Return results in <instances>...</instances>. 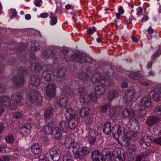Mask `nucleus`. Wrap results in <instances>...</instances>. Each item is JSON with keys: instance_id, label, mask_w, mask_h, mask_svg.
<instances>
[{"instance_id": "obj_21", "label": "nucleus", "mask_w": 161, "mask_h": 161, "mask_svg": "<svg viewBox=\"0 0 161 161\" xmlns=\"http://www.w3.org/2000/svg\"><path fill=\"white\" fill-rule=\"evenodd\" d=\"M11 99L7 96L0 97V105L5 107H8L10 105Z\"/></svg>"}, {"instance_id": "obj_46", "label": "nucleus", "mask_w": 161, "mask_h": 161, "mask_svg": "<svg viewBox=\"0 0 161 161\" xmlns=\"http://www.w3.org/2000/svg\"><path fill=\"white\" fill-rule=\"evenodd\" d=\"M63 161H74L73 158L70 153H66L64 156Z\"/></svg>"}, {"instance_id": "obj_60", "label": "nucleus", "mask_w": 161, "mask_h": 161, "mask_svg": "<svg viewBox=\"0 0 161 161\" xmlns=\"http://www.w3.org/2000/svg\"><path fill=\"white\" fill-rule=\"evenodd\" d=\"M161 54V51L160 50H158L153 55L152 57L153 59H154L155 58H157L158 56Z\"/></svg>"}, {"instance_id": "obj_43", "label": "nucleus", "mask_w": 161, "mask_h": 161, "mask_svg": "<svg viewBox=\"0 0 161 161\" xmlns=\"http://www.w3.org/2000/svg\"><path fill=\"white\" fill-rule=\"evenodd\" d=\"M74 154L75 158L79 159H81L84 157L81 149H79Z\"/></svg>"}, {"instance_id": "obj_48", "label": "nucleus", "mask_w": 161, "mask_h": 161, "mask_svg": "<svg viewBox=\"0 0 161 161\" xmlns=\"http://www.w3.org/2000/svg\"><path fill=\"white\" fill-rule=\"evenodd\" d=\"M139 83L143 86H148L152 83L153 82L151 80H149L148 82H146L144 80H141L139 81Z\"/></svg>"}, {"instance_id": "obj_10", "label": "nucleus", "mask_w": 161, "mask_h": 161, "mask_svg": "<svg viewBox=\"0 0 161 161\" xmlns=\"http://www.w3.org/2000/svg\"><path fill=\"white\" fill-rule=\"evenodd\" d=\"M141 147L143 148H146L150 146L151 140L150 137L147 136L142 137L139 141Z\"/></svg>"}, {"instance_id": "obj_4", "label": "nucleus", "mask_w": 161, "mask_h": 161, "mask_svg": "<svg viewBox=\"0 0 161 161\" xmlns=\"http://www.w3.org/2000/svg\"><path fill=\"white\" fill-rule=\"evenodd\" d=\"M112 130L114 137L117 141H118L119 138L121 135L124 136L127 132L125 128L119 125L114 126L112 128Z\"/></svg>"}, {"instance_id": "obj_28", "label": "nucleus", "mask_w": 161, "mask_h": 161, "mask_svg": "<svg viewBox=\"0 0 161 161\" xmlns=\"http://www.w3.org/2000/svg\"><path fill=\"white\" fill-rule=\"evenodd\" d=\"M56 51L51 49H47L45 50L43 53V56L46 58H51L56 54Z\"/></svg>"}, {"instance_id": "obj_51", "label": "nucleus", "mask_w": 161, "mask_h": 161, "mask_svg": "<svg viewBox=\"0 0 161 161\" xmlns=\"http://www.w3.org/2000/svg\"><path fill=\"white\" fill-rule=\"evenodd\" d=\"M93 102H95L97 100V97L95 94L93 93L87 96Z\"/></svg>"}, {"instance_id": "obj_62", "label": "nucleus", "mask_w": 161, "mask_h": 161, "mask_svg": "<svg viewBox=\"0 0 161 161\" xmlns=\"http://www.w3.org/2000/svg\"><path fill=\"white\" fill-rule=\"evenodd\" d=\"M95 140V137L93 136H92V137H90L89 138L88 140V142L90 144H91L92 145L93 144H94Z\"/></svg>"}, {"instance_id": "obj_40", "label": "nucleus", "mask_w": 161, "mask_h": 161, "mask_svg": "<svg viewBox=\"0 0 161 161\" xmlns=\"http://www.w3.org/2000/svg\"><path fill=\"white\" fill-rule=\"evenodd\" d=\"M78 77L79 79L81 81L86 80L89 78L88 75L86 72L83 71L79 73Z\"/></svg>"}, {"instance_id": "obj_58", "label": "nucleus", "mask_w": 161, "mask_h": 161, "mask_svg": "<svg viewBox=\"0 0 161 161\" xmlns=\"http://www.w3.org/2000/svg\"><path fill=\"white\" fill-rule=\"evenodd\" d=\"M153 141L154 142L161 145V137L159 138L154 139Z\"/></svg>"}, {"instance_id": "obj_49", "label": "nucleus", "mask_w": 161, "mask_h": 161, "mask_svg": "<svg viewBox=\"0 0 161 161\" xmlns=\"http://www.w3.org/2000/svg\"><path fill=\"white\" fill-rule=\"evenodd\" d=\"M155 113L157 116H159L161 115V105L158 106L155 108Z\"/></svg>"}, {"instance_id": "obj_42", "label": "nucleus", "mask_w": 161, "mask_h": 161, "mask_svg": "<svg viewBox=\"0 0 161 161\" xmlns=\"http://www.w3.org/2000/svg\"><path fill=\"white\" fill-rule=\"evenodd\" d=\"M101 157L100 152L98 150H95L92 152V161Z\"/></svg>"}, {"instance_id": "obj_7", "label": "nucleus", "mask_w": 161, "mask_h": 161, "mask_svg": "<svg viewBox=\"0 0 161 161\" xmlns=\"http://www.w3.org/2000/svg\"><path fill=\"white\" fill-rule=\"evenodd\" d=\"M121 114L124 118H128L130 120L133 119L136 116L135 111L131 108H124L121 111Z\"/></svg>"}, {"instance_id": "obj_39", "label": "nucleus", "mask_w": 161, "mask_h": 161, "mask_svg": "<svg viewBox=\"0 0 161 161\" xmlns=\"http://www.w3.org/2000/svg\"><path fill=\"white\" fill-rule=\"evenodd\" d=\"M50 124H48L44 126L43 128L42 129V131L46 134H50L51 135L53 128H52V126H50Z\"/></svg>"}, {"instance_id": "obj_56", "label": "nucleus", "mask_w": 161, "mask_h": 161, "mask_svg": "<svg viewBox=\"0 0 161 161\" xmlns=\"http://www.w3.org/2000/svg\"><path fill=\"white\" fill-rule=\"evenodd\" d=\"M9 157L7 155L0 157V161H9Z\"/></svg>"}, {"instance_id": "obj_18", "label": "nucleus", "mask_w": 161, "mask_h": 161, "mask_svg": "<svg viewBox=\"0 0 161 161\" xmlns=\"http://www.w3.org/2000/svg\"><path fill=\"white\" fill-rule=\"evenodd\" d=\"M41 78L37 75H33L31 77V83L33 86H39L41 83Z\"/></svg>"}, {"instance_id": "obj_63", "label": "nucleus", "mask_w": 161, "mask_h": 161, "mask_svg": "<svg viewBox=\"0 0 161 161\" xmlns=\"http://www.w3.org/2000/svg\"><path fill=\"white\" fill-rule=\"evenodd\" d=\"M111 158L109 154H105L104 157V161H111Z\"/></svg>"}, {"instance_id": "obj_53", "label": "nucleus", "mask_w": 161, "mask_h": 161, "mask_svg": "<svg viewBox=\"0 0 161 161\" xmlns=\"http://www.w3.org/2000/svg\"><path fill=\"white\" fill-rule=\"evenodd\" d=\"M110 106V104H109L103 105L101 108V111L103 113H105L108 108H109Z\"/></svg>"}, {"instance_id": "obj_61", "label": "nucleus", "mask_w": 161, "mask_h": 161, "mask_svg": "<svg viewBox=\"0 0 161 161\" xmlns=\"http://www.w3.org/2000/svg\"><path fill=\"white\" fill-rule=\"evenodd\" d=\"M62 5H60V6H57L56 8V11L57 13H59L60 14L62 12Z\"/></svg>"}, {"instance_id": "obj_9", "label": "nucleus", "mask_w": 161, "mask_h": 161, "mask_svg": "<svg viewBox=\"0 0 161 161\" xmlns=\"http://www.w3.org/2000/svg\"><path fill=\"white\" fill-rule=\"evenodd\" d=\"M11 97L12 101L16 103L15 106L13 104H11V108L14 109H16L17 105L21 103V100L23 99V97L20 93L16 92L13 94L12 95Z\"/></svg>"}, {"instance_id": "obj_54", "label": "nucleus", "mask_w": 161, "mask_h": 161, "mask_svg": "<svg viewBox=\"0 0 161 161\" xmlns=\"http://www.w3.org/2000/svg\"><path fill=\"white\" fill-rule=\"evenodd\" d=\"M13 116L14 118L19 119L22 117V115L20 112H16L14 113Z\"/></svg>"}, {"instance_id": "obj_1", "label": "nucleus", "mask_w": 161, "mask_h": 161, "mask_svg": "<svg viewBox=\"0 0 161 161\" xmlns=\"http://www.w3.org/2000/svg\"><path fill=\"white\" fill-rule=\"evenodd\" d=\"M67 61H75L79 63H86L89 64V66L92 64L94 60L90 57H87L85 54H82L80 53H75L72 55L70 58H67Z\"/></svg>"}, {"instance_id": "obj_22", "label": "nucleus", "mask_w": 161, "mask_h": 161, "mask_svg": "<svg viewBox=\"0 0 161 161\" xmlns=\"http://www.w3.org/2000/svg\"><path fill=\"white\" fill-rule=\"evenodd\" d=\"M151 99L147 97H144L141 99V106L143 108H148L151 105Z\"/></svg>"}, {"instance_id": "obj_64", "label": "nucleus", "mask_w": 161, "mask_h": 161, "mask_svg": "<svg viewBox=\"0 0 161 161\" xmlns=\"http://www.w3.org/2000/svg\"><path fill=\"white\" fill-rule=\"evenodd\" d=\"M125 158L120 156H117V158L116 159V161H124Z\"/></svg>"}, {"instance_id": "obj_8", "label": "nucleus", "mask_w": 161, "mask_h": 161, "mask_svg": "<svg viewBox=\"0 0 161 161\" xmlns=\"http://www.w3.org/2000/svg\"><path fill=\"white\" fill-rule=\"evenodd\" d=\"M49 153L53 161H58L59 160L61 156V152L58 147H56L51 148Z\"/></svg>"}, {"instance_id": "obj_38", "label": "nucleus", "mask_w": 161, "mask_h": 161, "mask_svg": "<svg viewBox=\"0 0 161 161\" xmlns=\"http://www.w3.org/2000/svg\"><path fill=\"white\" fill-rule=\"evenodd\" d=\"M59 128L60 130L64 132H65L67 130L68 127V123L66 121H61L59 123Z\"/></svg>"}, {"instance_id": "obj_50", "label": "nucleus", "mask_w": 161, "mask_h": 161, "mask_svg": "<svg viewBox=\"0 0 161 161\" xmlns=\"http://www.w3.org/2000/svg\"><path fill=\"white\" fill-rule=\"evenodd\" d=\"M51 19L50 25H55L57 22V17L55 15H54L51 18Z\"/></svg>"}, {"instance_id": "obj_34", "label": "nucleus", "mask_w": 161, "mask_h": 161, "mask_svg": "<svg viewBox=\"0 0 161 161\" xmlns=\"http://www.w3.org/2000/svg\"><path fill=\"white\" fill-rule=\"evenodd\" d=\"M53 109L52 107L47 108L44 111V116L46 119L51 118L53 116Z\"/></svg>"}, {"instance_id": "obj_24", "label": "nucleus", "mask_w": 161, "mask_h": 161, "mask_svg": "<svg viewBox=\"0 0 161 161\" xmlns=\"http://www.w3.org/2000/svg\"><path fill=\"white\" fill-rule=\"evenodd\" d=\"M158 119L157 117L155 116H151L149 117L146 120V123L147 125L150 127L153 126L156 124Z\"/></svg>"}, {"instance_id": "obj_17", "label": "nucleus", "mask_w": 161, "mask_h": 161, "mask_svg": "<svg viewBox=\"0 0 161 161\" xmlns=\"http://www.w3.org/2000/svg\"><path fill=\"white\" fill-rule=\"evenodd\" d=\"M78 92L80 96V102L86 103L87 101L85 100V96L88 93L87 88L82 87H80L78 90Z\"/></svg>"}, {"instance_id": "obj_23", "label": "nucleus", "mask_w": 161, "mask_h": 161, "mask_svg": "<svg viewBox=\"0 0 161 161\" xmlns=\"http://www.w3.org/2000/svg\"><path fill=\"white\" fill-rule=\"evenodd\" d=\"M69 121L68 126L71 129H74L77 126L79 119L78 117L69 120H67Z\"/></svg>"}, {"instance_id": "obj_29", "label": "nucleus", "mask_w": 161, "mask_h": 161, "mask_svg": "<svg viewBox=\"0 0 161 161\" xmlns=\"http://www.w3.org/2000/svg\"><path fill=\"white\" fill-rule=\"evenodd\" d=\"M80 146L79 144L75 142H71L69 145V151H72L73 154L78 151Z\"/></svg>"}, {"instance_id": "obj_57", "label": "nucleus", "mask_w": 161, "mask_h": 161, "mask_svg": "<svg viewBox=\"0 0 161 161\" xmlns=\"http://www.w3.org/2000/svg\"><path fill=\"white\" fill-rule=\"evenodd\" d=\"M97 29L95 27H93L91 28H89L87 30L88 33L89 35L92 34L94 32L96 31Z\"/></svg>"}, {"instance_id": "obj_3", "label": "nucleus", "mask_w": 161, "mask_h": 161, "mask_svg": "<svg viewBox=\"0 0 161 161\" xmlns=\"http://www.w3.org/2000/svg\"><path fill=\"white\" fill-rule=\"evenodd\" d=\"M19 75L13 77V81L14 84L18 87L21 86L24 82V76L29 73L26 67L22 66L18 70Z\"/></svg>"}, {"instance_id": "obj_16", "label": "nucleus", "mask_w": 161, "mask_h": 161, "mask_svg": "<svg viewBox=\"0 0 161 161\" xmlns=\"http://www.w3.org/2000/svg\"><path fill=\"white\" fill-rule=\"evenodd\" d=\"M135 97V92L133 90H127L125 92V99L128 102L132 101Z\"/></svg>"}, {"instance_id": "obj_52", "label": "nucleus", "mask_w": 161, "mask_h": 161, "mask_svg": "<svg viewBox=\"0 0 161 161\" xmlns=\"http://www.w3.org/2000/svg\"><path fill=\"white\" fill-rule=\"evenodd\" d=\"M67 103V100L65 98H62L59 101V104L61 107L65 106Z\"/></svg>"}, {"instance_id": "obj_6", "label": "nucleus", "mask_w": 161, "mask_h": 161, "mask_svg": "<svg viewBox=\"0 0 161 161\" xmlns=\"http://www.w3.org/2000/svg\"><path fill=\"white\" fill-rule=\"evenodd\" d=\"M46 70L44 71L42 74V77L44 80L49 81L51 80L52 72L51 70L53 68V65L48 64L44 66Z\"/></svg>"}, {"instance_id": "obj_5", "label": "nucleus", "mask_w": 161, "mask_h": 161, "mask_svg": "<svg viewBox=\"0 0 161 161\" xmlns=\"http://www.w3.org/2000/svg\"><path fill=\"white\" fill-rule=\"evenodd\" d=\"M42 98V97L38 92L35 91H33L27 96L26 100L29 102L33 103L41 101Z\"/></svg>"}, {"instance_id": "obj_37", "label": "nucleus", "mask_w": 161, "mask_h": 161, "mask_svg": "<svg viewBox=\"0 0 161 161\" xmlns=\"http://www.w3.org/2000/svg\"><path fill=\"white\" fill-rule=\"evenodd\" d=\"M149 96L151 98H153L156 101H160L161 100V97L157 93L154 91H151L149 94Z\"/></svg>"}, {"instance_id": "obj_59", "label": "nucleus", "mask_w": 161, "mask_h": 161, "mask_svg": "<svg viewBox=\"0 0 161 161\" xmlns=\"http://www.w3.org/2000/svg\"><path fill=\"white\" fill-rule=\"evenodd\" d=\"M136 145L135 144H131L130 145L129 150L132 152L136 151Z\"/></svg>"}, {"instance_id": "obj_26", "label": "nucleus", "mask_w": 161, "mask_h": 161, "mask_svg": "<svg viewBox=\"0 0 161 161\" xmlns=\"http://www.w3.org/2000/svg\"><path fill=\"white\" fill-rule=\"evenodd\" d=\"M151 133L153 135H158L161 132V123H158L155 125L152 128Z\"/></svg>"}, {"instance_id": "obj_30", "label": "nucleus", "mask_w": 161, "mask_h": 161, "mask_svg": "<svg viewBox=\"0 0 161 161\" xmlns=\"http://www.w3.org/2000/svg\"><path fill=\"white\" fill-rule=\"evenodd\" d=\"M103 131L106 134L109 135L112 132L111 123L109 122H106L103 125Z\"/></svg>"}, {"instance_id": "obj_20", "label": "nucleus", "mask_w": 161, "mask_h": 161, "mask_svg": "<svg viewBox=\"0 0 161 161\" xmlns=\"http://www.w3.org/2000/svg\"><path fill=\"white\" fill-rule=\"evenodd\" d=\"M66 69L64 68L55 69L53 73L55 76L59 78L63 77L65 75Z\"/></svg>"}, {"instance_id": "obj_45", "label": "nucleus", "mask_w": 161, "mask_h": 161, "mask_svg": "<svg viewBox=\"0 0 161 161\" xmlns=\"http://www.w3.org/2000/svg\"><path fill=\"white\" fill-rule=\"evenodd\" d=\"M5 140L7 142L9 143H12L14 141V139L13 134H9L8 136H7L5 138Z\"/></svg>"}, {"instance_id": "obj_14", "label": "nucleus", "mask_w": 161, "mask_h": 161, "mask_svg": "<svg viewBox=\"0 0 161 161\" xmlns=\"http://www.w3.org/2000/svg\"><path fill=\"white\" fill-rule=\"evenodd\" d=\"M59 87L62 90V93L67 97L71 96L73 93L72 90L68 86H64L62 83L60 84Z\"/></svg>"}, {"instance_id": "obj_35", "label": "nucleus", "mask_w": 161, "mask_h": 161, "mask_svg": "<svg viewBox=\"0 0 161 161\" xmlns=\"http://www.w3.org/2000/svg\"><path fill=\"white\" fill-rule=\"evenodd\" d=\"M119 143L122 146L127 147L130 143V140L127 137L126 135L123 136L122 140L120 141H118Z\"/></svg>"}, {"instance_id": "obj_12", "label": "nucleus", "mask_w": 161, "mask_h": 161, "mask_svg": "<svg viewBox=\"0 0 161 161\" xmlns=\"http://www.w3.org/2000/svg\"><path fill=\"white\" fill-rule=\"evenodd\" d=\"M55 86L53 84H49L46 87V93L47 95L49 97H52L55 95Z\"/></svg>"}, {"instance_id": "obj_55", "label": "nucleus", "mask_w": 161, "mask_h": 161, "mask_svg": "<svg viewBox=\"0 0 161 161\" xmlns=\"http://www.w3.org/2000/svg\"><path fill=\"white\" fill-rule=\"evenodd\" d=\"M125 135L130 140L134 137V134L132 132H127Z\"/></svg>"}, {"instance_id": "obj_47", "label": "nucleus", "mask_w": 161, "mask_h": 161, "mask_svg": "<svg viewBox=\"0 0 161 161\" xmlns=\"http://www.w3.org/2000/svg\"><path fill=\"white\" fill-rule=\"evenodd\" d=\"M81 150L84 157L89 153L90 151V148L86 146L82 147Z\"/></svg>"}, {"instance_id": "obj_25", "label": "nucleus", "mask_w": 161, "mask_h": 161, "mask_svg": "<svg viewBox=\"0 0 161 161\" xmlns=\"http://www.w3.org/2000/svg\"><path fill=\"white\" fill-rule=\"evenodd\" d=\"M119 95L118 92L117 90H112L108 92L107 99L109 101H111L113 99L116 98Z\"/></svg>"}, {"instance_id": "obj_41", "label": "nucleus", "mask_w": 161, "mask_h": 161, "mask_svg": "<svg viewBox=\"0 0 161 161\" xmlns=\"http://www.w3.org/2000/svg\"><path fill=\"white\" fill-rule=\"evenodd\" d=\"M111 82V80L108 77H106L104 78L101 80V83L103 84L106 86H109Z\"/></svg>"}, {"instance_id": "obj_44", "label": "nucleus", "mask_w": 161, "mask_h": 161, "mask_svg": "<svg viewBox=\"0 0 161 161\" xmlns=\"http://www.w3.org/2000/svg\"><path fill=\"white\" fill-rule=\"evenodd\" d=\"M31 48L32 50H37L40 48V44L37 41H33L31 45Z\"/></svg>"}, {"instance_id": "obj_36", "label": "nucleus", "mask_w": 161, "mask_h": 161, "mask_svg": "<svg viewBox=\"0 0 161 161\" xmlns=\"http://www.w3.org/2000/svg\"><path fill=\"white\" fill-rule=\"evenodd\" d=\"M90 113V109L87 107L83 108L79 112L80 115L83 117H85L88 116Z\"/></svg>"}, {"instance_id": "obj_11", "label": "nucleus", "mask_w": 161, "mask_h": 161, "mask_svg": "<svg viewBox=\"0 0 161 161\" xmlns=\"http://www.w3.org/2000/svg\"><path fill=\"white\" fill-rule=\"evenodd\" d=\"M76 111L71 108H68L65 112L64 115L66 120H69L78 117L75 115Z\"/></svg>"}, {"instance_id": "obj_33", "label": "nucleus", "mask_w": 161, "mask_h": 161, "mask_svg": "<svg viewBox=\"0 0 161 161\" xmlns=\"http://www.w3.org/2000/svg\"><path fill=\"white\" fill-rule=\"evenodd\" d=\"M95 91L96 93L98 95L103 94L105 92L104 87L102 85H98L95 87Z\"/></svg>"}, {"instance_id": "obj_19", "label": "nucleus", "mask_w": 161, "mask_h": 161, "mask_svg": "<svg viewBox=\"0 0 161 161\" xmlns=\"http://www.w3.org/2000/svg\"><path fill=\"white\" fill-rule=\"evenodd\" d=\"M31 126L28 123L26 124L24 126L21 128L20 132L23 136H27L30 132V130Z\"/></svg>"}, {"instance_id": "obj_2", "label": "nucleus", "mask_w": 161, "mask_h": 161, "mask_svg": "<svg viewBox=\"0 0 161 161\" xmlns=\"http://www.w3.org/2000/svg\"><path fill=\"white\" fill-rule=\"evenodd\" d=\"M87 69L90 73L96 72L100 74L103 73L108 75H112L113 72L111 67L108 64H102L99 67L97 68L95 70L93 67L90 65L87 68Z\"/></svg>"}, {"instance_id": "obj_13", "label": "nucleus", "mask_w": 161, "mask_h": 161, "mask_svg": "<svg viewBox=\"0 0 161 161\" xmlns=\"http://www.w3.org/2000/svg\"><path fill=\"white\" fill-rule=\"evenodd\" d=\"M30 64L31 65L30 69L31 72L34 71L35 72H38L43 69V68L44 69V66L46 65L45 64L43 65L42 64H40L39 63H35L32 64L31 63H30Z\"/></svg>"}, {"instance_id": "obj_31", "label": "nucleus", "mask_w": 161, "mask_h": 161, "mask_svg": "<svg viewBox=\"0 0 161 161\" xmlns=\"http://www.w3.org/2000/svg\"><path fill=\"white\" fill-rule=\"evenodd\" d=\"M31 148L32 152L34 154H38L41 152V147L37 143H35L32 145Z\"/></svg>"}, {"instance_id": "obj_27", "label": "nucleus", "mask_w": 161, "mask_h": 161, "mask_svg": "<svg viewBox=\"0 0 161 161\" xmlns=\"http://www.w3.org/2000/svg\"><path fill=\"white\" fill-rule=\"evenodd\" d=\"M103 76L100 74L98 73L94 74L92 76L91 80L94 84H96L99 82L101 83V80L103 79Z\"/></svg>"}, {"instance_id": "obj_15", "label": "nucleus", "mask_w": 161, "mask_h": 161, "mask_svg": "<svg viewBox=\"0 0 161 161\" xmlns=\"http://www.w3.org/2000/svg\"><path fill=\"white\" fill-rule=\"evenodd\" d=\"M61 130L58 126H55L52 129V131L51 133L52 138L56 139L60 138L62 136Z\"/></svg>"}, {"instance_id": "obj_32", "label": "nucleus", "mask_w": 161, "mask_h": 161, "mask_svg": "<svg viewBox=\"0 0 161 161\" xmlns=\"http://www.w3.org/2000/svg\"><path fill=\"white\" fill-rule=\"evenodd\" d=\"M142 74L141 72H132L129 74V76L130 79L132 80H138L142 76Z\"/></svg>"}]
</instances>
